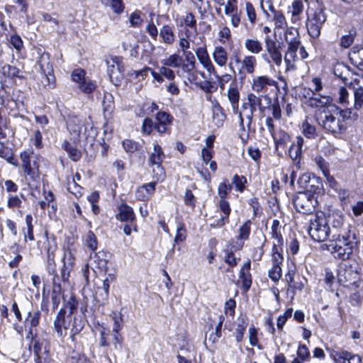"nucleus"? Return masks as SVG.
<instances>
[{"label": "nucleus", "mask_w": 363, "mask_h": 363, "mask_svg": "<svg viewBox=\"0 0 363 363\" xmlns=\"http://www.w3.org/2000/svg\"><path fill=\"white\" fill-rule=\"evenodd\" d=\"M357 243L355 233L348 230L342 234H333L329 242L322 245L321 249L329 251L335 258L346 260L352 255Z\"/></svg>", "instance_id": "f257e3e1"}, {"label": "nucleus", "mask_w": 363, "mask_h": 363, "mask_svg": "<svg viewBox=\"0 0 363 363\" xmlns=\"http://www.w3.org/2000/svg\"><path fill=\"white\" fill-rule=\"evenodd\" d=\"M173 117L165 111H159L155 116V121L152 118H145L143 122L142 131L144 134L150 135L153 130L160 135L169 134L170 126L172 124Z\"/></svg>", "instance_id": "f03ea898"}, {"label": "nucleus", "mask_w": 363, "mask_h": 363, "mask_svg": "<svg viewBox=\"0 0 363 363\" xmlns=\"http://www.w3.org/2000/svg\"><path fill=\"white\" fill-rule=\"evenodd\" d=\"M309 222L308 232L310 237L318 242L326 241L332 233V230L328 226L323 213L312 215Z\"/></svg>", "instance_id": "7ed1b4c3"}, {"label": "nucleus", "mask_w": 363, "mask_h": 363, "mask_svg": "<svg viewBox=\"0 0 363 363\" xmlns=\"http://www.w3.org/2000/svg\"><path fill=\"white\" fill-rule=\"evenodd\" d=\"M330 108V109L324 111L323 116L320 118L319 123L325 131L337 137L345 131L346 125L341 121L337 113L333 110V106Z\"/></svg>", "instance_id": "20e7f679"}, {"label": "nucleus", "mask_w": 363, "mask_h": 363, "mask_svg": "<svg viewBox=\"0 0 363 363\" xmlns=\"http://www.w3.org/2000/svg\"><path fill=\"white\" fill-rule=\"evenodd\" d=\"M293 204L297 212L306 215H313L318 205L317 196H311L308 193L298 192L294 196Z\"/></svg>", "instance_id": "39448f33"}, {"label": "nucleus", "mask_w": 363, "mask_h": 363, "mask_svg": "<svg viewBox=\"0 0 363 363\" xmlns=\"http://www.w3.org/2000/svg\"><path fill=\"white\" fill-rule=\"evenodd\" d=\"M62 262L63 265L60 269V274H58L57 271L52 274L53 275L52 281V286H55L56 283L61 289H65V288L69 284V278L74 264V259L72 253H65Z\"/></svg>", "instance_id": "423d86ee"}, {"label": "nucleus", "mask_w": 363, "mask_h": 363, "mask_svg": "<svg viewBox=\"0 0 363 363\" xmlns=\"http://www.w3.org/2000/svg\"><path fill=\"white\" fill-rule=\"evenodd\" d=\"M344 83L353 91L354 109L359 110L363 106V77L350 73L349 80Z\"/></svg>", "instance_id": "0eeeda50"}, {"label": "nucleus", "mask_w": 363, "mask_h": 363, "mask_svg": "<svg viewBox=\"0 0 363 363\" xmlns=\"http://www.w3.org/2000/svg\"><path fill=\"white\" fill-rule=\"evenodd\" d=\"M326 18L327 16L323 9H318L313 13L308 15L306 27L311 37L316 38L320 35Z\"/></svg>", "instance_id": "6e6552de"}, {"label": "nucleus", "mask_w": 363, "mask_h": 363, "mask_svg": "<svg viewBox=\"0 0 363 363\" xmlns=\"http://www.w3.org/2000/svg\"><path fill=\"white\" fill-rule=\"evenodd\" d=\"M107 73L110 80L115 85H119L123 79V65L120 57H111L106 60Z\"/></svg>", "instance_id": "1a4fd4ad"}, {"label": "nucleus", "mask_w": 363, "mask_h": 363, "mask_svg": "<svg viewBox=\"0 0 363 363\" xmlns=\"http://www.w3.org/2000/svg\"><path fill=\"white\" fill-rule=\"evenodd\" d=\"M164 158V154L160 145H155L153 152L151 153L149 162L151 165H155L156 169H153L155 175V177L159 181H163L165 178V172L162 167V162Z\"/></svg>", "instance_id": "9d476101"}, {"label": "nucleus", "mask_w": 363, "mask_h": 363, "mask_svg": "<svg viewBox=\"0 0 363 363\" xmlns=\"http://www.w3.org/2000/svg\"><path fill=\"white\" fill-rule=\"evenodd\" d=\"M247 104H250L249 111L253 113L258 109L261 113H264L266 108L271 104V99L267 94L256 96L253 93H250L247 94Z\"/></svg>", "instance_id": "9b49d317"}, {"label": "nucleus", "mask_w": 363, "mask_h": 363, "mask_svg": "<svg viewBox=\"0 0 363 363\" xmlns=\"http://www.w3.org/2000/svg\"><path fill=\"white\" fill-rule=\"evenodd\" d=\"M30 155V152L23 151L20 154V159L24 174L34 180L38 174V165L35 160H32Z\"/></svg>", "instance_id": "f8f14e48"}, {"label": "nucleus", "mask_w": 363, "mask_h": 363, "mask_svg": "<svg viewBox=\"0 0 363 363\" xmlns=\"http://www.w3.org/2000/svg\"><path fill=\"white\" fill-rule=\"evenodd\" d=\"M38 65L42 72L45 75L48 79L49 86L51 88L53 87L55 77L53 73L52 65L50 61V55L46 52H43L38 60Z\"/></svg>", "instance_id": "ddd939ff"}, {"label": "nucleus", "mask_w": 363, "mask_h": 363, "mask_svg": "<svg viewBox=\"0 0 363 363\" xmlns=\"http://www.w3.org/2000/svg\"><path fill=\"white\" fill-rule=\"evenodd\" d=\"M269 86H275L277 89L278 83L266 75L254 77L252 82V89L257 93L266 94Z\"/></svg>", "instance_id": "4468645a"}, {"label": "nucleus", "mask_w": 363, "mask_h": 363, "mask_svg": "<svg viewBox=\"0 0 363 363\" xmlns=\"http://www.w3.org/2000/svg\"><path fill=\"white\" fill-rule=\"evenodd\" d=\"M327 225L332 230L333 234H342L345 224V216L340 212H332L325 216Z\"/></svg>", "instance_id": "2eb2a0df"}, {"label": "nucleus", "mask_w": 363, "mask_h": 363, "mask_svg": "<svg viewBox=\"0 0 363 363\" xmlns=\"http://www.w3.org/2000/svg\"><path fill=\"white\" fill-rule=\"evenodd\" d=\"M45 249L47 251L46 269L48 274H51L57 271L55 262V252L57 250V245L54 238L52 240L47 238Z\"/></svg>", "instance_id": "dca6fc26"}, {"label": "nucleus", "mask_w": 363, "mask_h": 363, "mask_svg": "<svg viewBox=\"0 0 363 363\" xmlns=\"http://www.w3.org/2000/svg\"><path fill=\"white\" fill-rule=\"evenodd\" d=\"M330 357L336 363H344L347 360L349 363H361V358L358 355L352 354L350 352L345 350H335L330 351Z\"/></svg>", "instance_id": "f3484780"}, {"label": "nucleus", "mask_w": 363, "mask_h": 363, "mask_svg": "<svg viewBox=\"0 0 363 363\" xmlns=\"http://www.w3.org/2000/svg\"><path fill=\"white\" fill-rule=\"evenodd\" d=\"M84 119L77 116H69L67 120V128L69 133L74 135L78 140L82 133V126Z\"/></svg>", "instance_id": "a211bd4d"}, {"label": "nucleus", "mask_w": 363, "mask_h": 363, "mask_svg": "<svg viewBox=\"0 0 363 363\" xmlns=\"http://www.w3.org/2000/svg\"><path fill=\"white\" fill-rule=\"evenodd\" d=\"M116 218L118 220L124 223L136 221V217L133 208L126 203H122L118 206Z\"/></svg>", "instance_id": "6ab92c4d"}, {"label": "nucleus", "mask_w": 363, "mask_h": 363, "mask_svg": "<svg viewBox=\"0 0 363 363\" xmlns=\"http://www.w3.org/2000/svg\"><path fill=\"white\" fill-rule=\"evenodd\" d=\"M31 345L33 352L35 355L34 363H41V362L43 361V358L46 357V355L48 357V350L45 347H44V342L33 337Z\"/></svg>", "instance_id": "aec40b11"}, {"label": "nucleus", "mask_w": 363, "mask_h": 363, "mask_svg": "<svg viewBox=\"0 0 363 363\" xmlns=\"http://www.w3.org/2000/svg\"><path fill=\"white\" fill-rule=\"evenodd\" d=\"M265 47L272 61L277 66H280L282 62V56L276 42L269 38H266Z\"/></svg>", "instance_id": "412c9836"}, {"label": "nucleus", "mask_w": 363, "mask_h": 363, "mask_svg": "<svg viewBox=\"0 0 363 363\" xmlns=\"http://www.w3.org/2000/svg\"><path fill=\"white\" fill-rule=\"evenodd\" d=\"M352 269H347L344 267H340L337 270V279L340 284L347 286L355 282V276Z\"/></svg>", "instance_id": "4be33fe9"}, {"label": "nucleus", "mask_w": 363, "mask_h": 363, "mask_svg": "<svg viewBox=\"0 0 363 363\" xmlns=\"http://www.w3.org/2000/svg\"><path fill=\"white\" fill-rule=\"evenodd\" d=\"M65 309L61 308L54 320L55 330L60 337H64L67 335V326L65 325Z\"/></svg>", "instance_id": "5701e85b"}, {"label": "nucleus", "mask_w": 363, "mask_h": 363, "mask_svg": "<svg viewBox=\"0 0 363 363\" xmlns=\"http://www.w3.org/2000/svg\"><path fill=\"white\" fill-rule=\"evenodd\" d=\"M82 134H83L88 142L93 141L97 136L98 131L94 125L91 116L84 119Z\"/></svg>", "instance_id": "b1692460"}, {"label": "nucleus", "mask_w": 363, "mask_h": 363, "mask_svg": "<svg viewBox=\"0 0 363 363\" xmlns=\"http://www.w3.org/2000/svg\"><path fill=\"white\" fill-rule=\"evenodd\" d=\"M303 143V138L301 136H297L296 138V141L290 146L289 155L293 160H296L301 157Z\"/></svg>", "instance_id": "393cba45"}, {"label": "nucleus", "mask_w": 363, "mask_h": 363, "mask_svg": "<svg viewBox=\"0 0 363 363\" xmlns=\"http://www.w3.org/2000/svg\"><path fill=\"white\" fill-rule=\"evenodd\" d=\"M323 191V185L320 178L312 176V181L308 189H306L303 193H308L311 196H317L322 194Z\"/></svg>", "instance_id": "a878e982"}, {"label": "nucleus", "mask_w": 363, "mask_h": 363, "mask_svg": "<svg viewBox=\"0 0 363 363\" xmlns=\"http://www.w3.org/2000/svg\"><path fill=\"white\" fill-rule=\"evenodd\" d=\"M228 98L230 101L233 110L234 112L237 113L238 111V103L240 100V92L236 87V86L232 84H230L228 90Z\"/></svg>", "instance_id": "bb28decb"}, {"label": "nucleus", "mask_w": 363, "mask_h": 363, "mask_svg": "<svg viewBox=\"0 0 363 363\" xmlns=\"http://www.w3.org/2000/svg\"><path fill=\"white\" fill-rule=\"evenodd\" d=\"M102 106L104 117H110L115 107L113 97L111 94L108 92L104 93Z\"/></svg>", "instance_id": "cd10ccee"}, {"label": "nucleus", "mask_w": 363, "mask_h": 363, "mask_svg": "<svg viewBox=\"0 0 363 363\" xmlns=\"http://www.w3.org/2000/svg\"><path fill=\"white\" fill-rule=\"evenodd\" d=\"M333 110L337 113L339 117L342 118V121L344 122L345 120H351V121H356L358 118V113L357 112V110L353 111L352 108H346V109H340L337 106H333Z\"/></svg>", "instance_id": "c85d7f7f"}, {"label": "nucleus", "mask_w": 363, "mask_h": 363, "mask_svg": "<svg viewBox=\"0 0 363 363\" xmlns=\"http://www.w3.org/2000/svg\"><path fill=\"white\" fill-rule=\"evenodd\" d=\"M212 55L214 61L218 65L223 67L226 65L228 60V54L223 47H216Z\"/></svg>", "instance_id": "c756f323"}, {"label": "nucleus", "mask_w": 363, "mask_h": 363, "mask_svg": "<svg viewBox=\"0 0 363 363\" xmlns=\"http://www.w3.org/2000/svg\"><path fill=\"white\" fill-rule=\"evenodd\" d=\"M303 135L308 139H315L318 137V132L316 127L311 124L308 119H306L301 125Z\"/></svg>", "instance_id": "7c9ffc66"}, {"label": "nucleus", "mask_w": 363, "mask_h": 363, "mask_svg": "<svg viewBox=\"0 0 363 363\" xmlns=\"http://www.w3.org/2000/svg\"><path fill=\"white\" fill-rule=\"evenodd\" d=\"M160 35L162 37L163 42L168 45L172 44L175 40L173 27L169 25H164L162 27Z\"/></svg>", "instance_id": "2f4dec72"}, {"label": "nucleus", "mask_w": 363, "mask_h": 363, "mask_svg": "<svg viewBox=\"0 0 363 363\" xmlns=\"http://www.w3.org/2000/svg\"><path fill=\"white\" fill-rule=\"evenodd\" d=\"M0 157L16 167L18 164L17 160L13 157L12 149L6 146L4 143L1 142H0Z\"/></svg>", "instance_id": "473e14b6"}, {"label": "nucleus", "mask_w": 363, "mask_h": 363, "mask_svg": "<svg viewBox=\"0 0 363 363\" xmlns=\"http://www.w3.org/2000/svg\"><path fill=\"white\" fill-rule=\"evenodd\" d=\"M40 311L37 310L33 312L29 311L25 320V325L30 326V334L33 335L32 328L39 325Z\"/></svg>", "instance_id": "72a5a7b5"}, {"label": "nucleus", "mask_w": 363, "mask_h": 363, "mask_svg": "<svg viewBox=\"0 0 363 363\" xmlns=\"http://www.w3.org/2000/svg\"><path fill=\"white\" fill-rule=\"evenodd\" d=\"M247 325V320L245 319V318L239 317L238 318L237 327L234 333L235 340L238 342H241V340H242Z\"/></svg>", "instance_id": "f704fd0d"}, {"label": "nucleus", "mask_w": 363, "mask_h": 363, "mask_svg": "<svg viewBox=\"0 0 363 363\" xmlns=\"http://www.w3.org/2000/svg\"><path fill=\"white\" fill-rule=\"evenodd\" d=\"M62 147L67 152L69 157L72 161L77 162L81 159V152L75 147L72 146L67 140H65L62 143Z\"/></svg>", "instance_id": "c9c22d12"}, {"label": "nucleus", "mask_w": 363, "mask_h": 363, "mask_svg": "<svg viewBox=\"0 0 363 363\" xmlns=\"http://www.w3.org/2000/svg\"><path fill=\"white\" fill-rule=\"evenodd\" d=\"M269 9L273 13L272 20L275 23L276 28H284L286 26V21L283 12L276 10L272 5L269 6Z\"/></svg>", "instance_id": "e433bc0d"}, {"label": "nucleus", "mask_w": 363, "mask_h": 363, "mask_svg": "<svg viewBox=\"0 0 363 363\" xmlns=\"http://www.w3.org/2000/svg\"><path fill=\"white\" fill-rule=\"evenodd\" d=\"M64 290L65 289H61L56 283L55 286H52L51 299L53 311H55L58 308L61 300V296L63 294Z\"/></svg>", "instance_id": "4c0bfd02"}, {"label": "nucleus", "mask_w": 363, "mask_h": 363, "mask_svg": "<svg viewBox=\"0 0 363 363\" xmlns=\"http://www.w3.org/2000/svg\"><path fill=\"white\" fill-rule=\"evenodd\" d=\"M333 73L335 76L340 77L343 82L348 81L350 75L348 67L343 64L336 65L334 67Z\"/></svg>", "instance_id": "58836bf2"}, {"label": "nucleus", "mask_w": 363, "mask_h": 363, "mask_svg": "<svg viewBox=\"0 0 363 363\" xmlns=\"http://www.w3.org/2000/svg\"><path fill=\"white\" fill-rule=\"evenodd\" d=\"M330 101V98L329 96H320L319 97H316L313 96L312 98H310V101H305V104L312 108L320 107L329 103Z\"/></svg>", "instance_id": "ea45409f"}, {"label": "nucleus", "mask_w": 363, "mask_h": 363, "mask_svg": "<svg viewBox=\"0 0 363 363\" xmlns=\"http://www.w3.org/2000/svg\"><path fill=\"white\" fill-rule=\"evenodd\" d=\"M257 60L255 56H245L242 61V69H244L247 73L252 74L255 72Z\"/></svg>", "instance_id": "a19ab883"}, {"label": "nucleus", "mask_w": 363, "mask_h": 363, "mask_svg": "<svg viewBox=\"0 0 363 363\" xmlns=\"http://www.w3.org/2000/svg\"><path fill=\"white\" fill-rule=\"evenodd\" d=\"M67 189L76 197L82 196V187L77 184L74 177L67 179Z\"/></svg>", "instance_id": "79ce46f5"}, {"label": "nucleus", "mask_w": 363, "mask_h": 363, "mask_svg": "<svg viewBox=\"0 0 363 363\" xmlns=\"http://www.w3.org/2000/svg\"><path fill=\"white\" fill-rule=\"evenodd\" d=\"M213 121H215V124L220 127L223 125V121H225L226 116L223 113V108L220 106L219 104H217L213 107Z\"/></svg>", "instance_id": "37998d69"}, {"label": "nucleus", "mask_w": 363, "mask_h": 363, "mask_svg": "<svg viewBox=\"0 0 363 363\" xmlns=\"http://www.w3.org/2000/svg\"><path fill=\"white\" fill-rule=\"evenodd\" d=\"M2 74L9 78L18 77L21 78L22 76L19 75L20 69L15 66L10 65H5L1 67Z\"/></svg>", "instance_id": "c03bdc74"}, {"label": "nucleus", "mask_w": 363, "mask_h": 363, "mask_svg": "<svg viewBox=\"0 0 363 363\" xmlns=\"http://www.w3.org/2000/svg\"><path fill=\"white\" fill-rule=\"evenodd\" d=\"M245 46L247 50L254 54H258L262 50V45L257 40L247 39L245 42Z\"/></svg>", "instance_id": "a18cd8bd"}, {"label": "nucleus", "mask_w": 363, "mask_h": 363, "mask_svg": "<svg viewBox=\"0 0 363 363\" xmlns=\"http://www.w3.org/2000/svg\"><path fill=\"white\" fill-rule=\"evenodd\" d=\"M26 224L27 226L26 232H23L24 234V241L26 242L27 239L29 240H34V234H33V217L30 214H28L26 216Z\"/></svg>", "instance_id": "49530a36"}, {"label": "nucleus", "mask_w": 363, "mask_h": 363, "mask_svg": "<svg viewBox=\"0 0 363 363\" xmlns=\"http://www.w3.org/2000/svg\"><path fill=\"white\" fill-rule=\"evenodd\" d=\"M183 59L178 54H172L168 58L163 60L162 63L167 67H179Z\"/></svg>", "instance_id": "de8ad7c7"}, {"label": "nucleus", "mask_w": 363, "mask_h": 363, "mask_svg": "<svg viewBox=\"0 0 363 363\" xmlns=\"http://www.w3.org/2000/svg\"><path fill=\"white\" fill-rule=\"evenodd\" d=\"M251 221L250 220H246L242 225L239 228V234L238 235V240H248L250 231H251Z\"/></svg>", "instance_id": "09e8293b"}, {"label": "nucleus", "mask_w": 363, "mask_h": 363, "mask_svg": "<svg viewBox=\"0 0 363 363\" xmlns=\"http://www.w3.org/2000/svg\"><path fill=\"white\" fill-rule=\"evenodd\" d=\"M225 320V317L223 315H220L219 316V320L217 323V325L216 326L215 333H213L209 336V340H211L212 342H216L218 339L222 335V327L223 322Z\"/></svg>", "instance_id": "8fccbe9b"}, {"label": "nucleus", "mask_w": 363, "mask_h": 363, "mask_svg": "<svg viewBox=\"0 0 363 363\" xmlns=\"http://www.w3.org/2000/svg\"><path fill=\"white\" fill-rule=\"evenodd\" d=\"M79 89L85 94H91L96 88V82L88 79L87 77L78 84Z\"/></svg>", "instance_id": "3c124183"}, {"label": "nucleus", "mask_w": 363, "mask_h": 363, "mask_svg": "<svg viewBox=\"0 0 363 363\" xmlns=\"http://www.w3.org/2000/svg\"><path fill=\"white\" fill-rule=\"evenodd\" d=\"M291 9L292 21L294 23L299 20V15L303 10V4L301 1H294L292 3Z\"/></svg>", "instance_id": "603ef678"}, {"label": "nucleus", "mask_w": 363, "mask_h": 363, "mask_svg": "<svg viewBox=\"0 0 363 363\" xmlns=\"http://www.w3.org/2000/svg\"><path fill=\"white\" fill-rule=\"evenodd\" d=\"M232 185L228 183L227 179L221 182L218 188V194L220 197V200L225 199L228 193L232 190Z\"/></svg>", "instance_id": "864d4df0"}, {"label": "nucleus", "mask_w": 363, "mask_h": 363, "mask_svg": "<svg viewBox=\"0 0 363 363\" xmlns=\"http://www.w3.org/2000/svg\"><path fill=\"white\" fill-rule=\"evenodd\" d=\"M239 278L242 281V288L245 291H247L252 285V275L250 272H239Z\"/></svg>", "instance_id": "5fc2aeb1"}, {"label": "nucleus", "mask_w": 363, "mask_h": 363, "mask_svg": "<svg viewBox=\"0 0 363 363\" xmlns=\"http://www.w3.org/2000/svg\"><path fill=\"white\" fill-rule=\"evenodd\" d=\"M350 60L355 66L363 71V48L358 50L357 52H353L350 56Z\"/></svg>", "instance_id": "6e6d98bb"}, {"label": "nucleus", "mask_w": 363, "mask_h": 363, "mask_svg": "<svg viewBox=\"0 0 363 363\" xmlns=\"http://www.w3.org/2000/svg\"><path fill=\"white\" fill-rule=\"evenodd\" d=\"M109 293L101 287L97 286L95 290L94 299L100 304H104L108 298Z\"/></svg>", "instance_id": "4d7b16f0"}, {"label": "nucleus", "mask_w": 363, "mask_h": 363, "mask_svg": "<svg viewBox=\"0 0 363 363\" xmlns=\"http://www.w3.org/2000/svg\"><path fill=\"white\" fill-rule=\"evenodd\" d=\"M218 207L220 211L223 213V215L220 217L225 218V220L229 222V216L231 212L229 202L225 199L220 200L218 203Z\"/></svg>", "instance_id": "13d9d810"}, {"label": "nucleus", "mask_w": 363, "mask_h": 363, "mask_svg": "<svg viewBox=\"0 0 363 363\" xmlns=\"http://www.w3.org/2000/svg\"><path fill=\"white\" fill-rule=\"evenodd\" d=\"M233 184L235 185L237 191L242 192L247 183V179L244 176L234 175L232 180Z\"/></svg>", "instance_id": "bf43d9fd"}, {"label": "nucleus", "mask_w": 363, "mask_h": 363, "mask_svg": "<svg viewBox=\"0 0 363 363\" xmlns=\"http://www.w3.org/2000/svg\"><path fill=\"white\" fill-rule=\"evenodd\" d=\"M72 80L78 84H82L86 77V72L84 69L81 68L75 69L72 71L71 74Z\"/></svg>", "instance_id": "052dcab7"}, {"label": "nucleus", "mask_w": 363, "mask_h": 363, "mask_svg": "<svg viewBox=\"0 0 363 363\" xmlns=\"http://www.w3.org/2000/svg\"><path fill=\"white\" fill-rule=\"evenodd\" d=\"M112 319L113 321V332H119L123 328V318L121 313H113Z\"/></svg>", "instance_id": "680f3d73"}, {"label": "nucleus", "mask_w": 363, "mask_h": 363, "mask_svg": "<svg viewBox=\"0 0 363 363\" xmlns=\"http://www.w3.org/2000/svg\"><path fill=\"white\" fill-rule=\"evenodd\" d=\"M123 147L126 152L133 153L138 150L140 145L135 141L126 139L123 141Z\"/></svg>", "instance_id": "e2e57ef3"}, {"label": "nucleus", "mask_w": 363, "mask_h": 363, "mask_svg": "<svg viewBox=\"0 0 363 363\" xmlns=\"http://www.w3.org/2000/svg\"><path fill=\"white\" fill-rule=\"evenodd\" d=\"M84 326V320L81 317L74 316L72 325V332L74 334H79Z\"/></svg>", "instance_id": "0e129e2a"}, {"label": "nucleus", "mask_w": 363, "mask_h": 363, "mask_svg": "<svg viewBox=\"0 0 363 363\" xmlns=\"http://www.w3.org/2000/svg\"><path fill=\"white\" fill-rule=\"evenodd\" d=\"M312 177L310 174H303L299 177L298 179V184L299 188L304 189H308V186L311 183Z\"/></svg>", "instance_id": "69168bd1"}, {"label": "nucleus", "mask_w": 363, "mask_h": 363, "mask_svg": "<svg viewBox=\"0 0 363 363\" xmlns=\"http://www.w3.org/2000/svg\"><path fill=\"white\" fill-rule=\"evenodd\" d=\"M269 277L274 282L278 281L281 277V268L279 265H273L268 272Z\"/></svg>", "instance_id": "338daca9"}, {"label": "nucleus", "mask_w": 363, "mask_h": 363, "mask_svg": "<svg viewBox=\"0 0 363 363\" xmlns=\"http://www.w3.org/2000/svg\"><path fill=\"white\" fill-rule=\"evenodd\" d=\"M86 246L91 250H95L97 247V240L96 237L94 234V233L91 230H89L86 236Z\"/></svg>", "instance_id": "774afa93"}]
</instances>
